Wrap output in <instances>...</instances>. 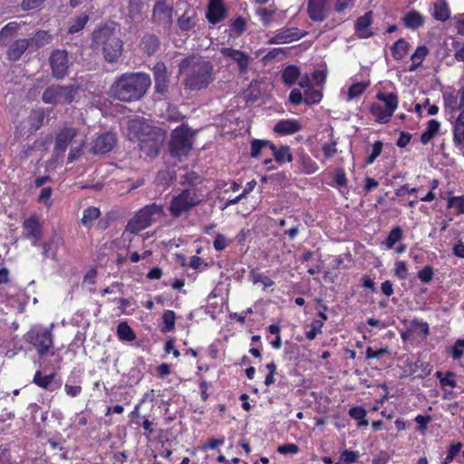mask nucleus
<instances>
[{
    "mask_svg": "<svg viewBox=\"0 0 464 464\" xmlns=\"http://www.w3.org/2000/svg\"><path fill=\"white\" fill-rule=\"evenodd\" d=\"M432 17L440 22H445L450 17V9L446 0H435L431 9Z\"/></svg>",
    "mask_w": 464,
    "mask_h": 464,
    "instance_id": "5701e85b",
    "label": "nucleus"
},
{
    "mask_svg": "<svg viewBox=\"0 0 464 464\" xmlns=\"http://www.w3.org/2000/svg\"><path fill=\"white\" fill-rule=\"evenodd\" d=\"M130 129L137 131L140 150L145 155L154 157L159 153L160 148L166 139V131L139 121H130Z\"/></svg>",
    "mask_w": 464,
    "mask_h": 464,
    "instance_id": "39448f33",
    "label": "nucleus"
},
{
    "mask_svg": "<svg viewBox=\"0 0 464 464\" xmlns=\"http://www.w3.org/2000/svg\"><path fill=\"white\" fill-rule=\"evenodd\" d=\"M163 323L165 324L166 331H171L175 325V313L171 310H168L163 314Z\"/></svg>",
    "mask_w": 464,
    "mask_h": 464,
    "instance_id": "864d4df0",
    "label": "nucleus"
},
{
    "mask_svg": "<svg viewBox=\"0 0 464 464\" xmlns=\"http://www.w3.org/2000/svg\"><path fill=\"white\" fill-rule=\"evenodd\" d=\"M349 415H350V417H352L353 419L357 420H360L361 419L365 418V416H366V411H365V410H364L363 408L359 407V406L352 407V408L349 410Z\"/></svg>",
    "mask_w": 464,
    "mask_h": 464,
    "instance_id": "69168bd1",
    "label": "nucleus"
},
{
    "mask_svg": "<svg viewBox=\"0 0 464 464\" xmlns=\"http://www.w3.org/2000/svg\"><path fill=\"white\" fill-rule=\"evenodd\" d=\"M382 147H383V144L380 140L375 141L372 144V150H371L369 156L366 159V163L367 164L371 165V164H372L374 162V160L377 159V157H379L381 155L382 150Z\"/></svg>",
    "mask_w": 464,
    "mask_h": 464,
    "instance_id": "09e8293b",
    "label": "nucleus"
},
{
    "mask_svg": "<svg viewBox=\"0 0 464 464\" xmlns=\"http://www.w3.org/2000/svg\"><path fill=\"white\" fill-rule=\"evenodd\" d=\"M89 20L88 14L79 15L70 25L68 32L70 34H76L83 29Z\"/></svg>",
    "mask_w": 464,
    "mask_h": 464,
    "instance_id": "a18cd8bd",
    "label": "nucleus"
},
{
    "mask_svg": "<svg viewBox=\"0 0 464 464\" xmlns=\"http://www.w3.org/2000/svg\"><path fill=\"white\" fill-rule=\"evenodd\" d=\"M30 45L28 39H18L8 48L7 57L11 61H18Z\"/></svg>",
    "mask_w": 464,
    "mask_h": 464,
    "instance_id": "b1692460",
    "label": "nucleus"
},
{
    "mask_svg": "<svg viewBox=\"0 0 464 464\" xmlns=\"http://www.w3.org/2000/svg\"><path fill=\"white\" fill-rule=\"evenodd\" d=\"M402 22L405 27L411 30H417L424 24V17L418 11L411 10L404 14Z\"/></svg>",
    "mask_w": 464,
    "mask_h": 464,
    "instance_id": "bb28decb",
    "label": "nucleus"
},
{
    "mask_svg": "<svg viewBox=\"0 0 464 464\" xmlns=\"http://www.w3.org/2000/svg\"><path fill=\"white\" fill-rule=\"evenodd\" d=\"M464 354V339H458L451 348V355L455 360L460 359Z\"/></svg>",
    "mask_w": 464,
    "mask_h": 464,
    "instance_id": "603ef678",
    "label": "nucleus"
},
{
    "mask_svg": "<svg viewBox=\"0 0 464 464\" xmlns=\"http://www.w3.org/2000/svg\"><path fill=\"white\" fill-rule=\"evenodd\" d=\"M323 327V321H313L310 324V330L305 333V337L312 341L317 334H321Z\"/></svg>",
    "mask_w": 464,
    "mask_h": 464,
    "instance_id": "8fccbe9b",
    "label": "nucleus"
},
{
    "mask_svg": "<svg viewBox=\"0 0 464 464\" xmlns=\"http://www.w3.org/2000/svg\"><path fill=\"white\" fill-rule=\"evenodd\" d=\"M440 127V123L437 120L429 121L426 130L423 131V133L420 136L421 143L424 145L429 143L432 140V138L435 136V134L439 131Z\"/></svg>",
    "mask_w": 464,
    "mask_h": 464,
    "instance_id": "2f4dec72",
    "label": "nucleus"
},
{
    "mask_svg": "<svg viewBox=\"0 0 464 464\" xmlns=\"http://www.w3.org/2000/svg\"><path fill=\"white\" fill-rule=\"evenodd\" d=\"M24 237L36 245L43 237V229L39 218L32 215L23 222Z\"/></svg>",
    "mask_w": 464,
    "mask_h": 464,
    "instance_id": "ddd939ff",
    "label": "nucleus"
},
{
    "mask_svg": "<svg viewBox=\"0 0 464 464\" xmlns=\"http://www.w3.org/2000/svg\"><path fill=\"white\" fill-rule=\"evenodd\" d=\"M271 142L265 140H254L251 142V157L257 158L262 150L268 148L270 150Z\"/></svg>",
    "mask_w": 464,
    "mask_h": 464,
    "instance_id": "c03bdc74",
    "label": "nucleus"
},
{
    "mask_svg": "<svg viewBox=\"0 0 464 464\" xmlns=\"http://www.w3.org/2000/svg\"><path fill=\"white\" fill-rule=\"evenodd\" d=\"M433 276V270L432 267L430 266H426L424 268L419 271L418 273V278L422 283H429L432 280Z\"/></svg>",
    "mask_w": 464,
    "mask_h": 464,
    "instance_id": "5fc2aeb1",
    "label": "nucleus"
},
{
    "mask_svg": "<svg viewBox=\"0 0 464 464\" xmlns=\"http://www.w3.org/2000/svg\"><path fill=\"white\" fill-rule=\"evenodd\" d=\"M322 97L323 95L320 91L313 90L312 88L309 90H304V102L306 104L318 103L321 101Z\"/></svg>",
    "mask_w": 464,
    "mask_h": 464,
    "instance_id": "de8ad7c7",
    "label": "nucleus"
},
{
    "mask_svg": "<svg viewBox=\"0 0 464 464\" xmlns=\"http://www.w3.org/2000/svg\"><path fill=\"white\" fill-rule=\"evenodd\" d=\"M201 198L194 188H188L174 196L169 203V211L173 218H179L198 205Z\"/></svg>",
    "mask_w": 464,
    "mask_h": 464,
    "instance_id": "1a4fd4ad",
    "label": "nucleus"
},
{
    "mask_svg": "<svg viewBox=\"0 0 464 464\" xmlns=\"http://www.w3.org/2000/svg\"><path fill=\"white\" fill-rule=\"evenodd\" d=\"M179 73L184 75L185 89L190 91L205 89L214 81L213 64L198 56L183 59L179 63Z\"/></svg>",
    "mask_w": 464,
    "mask_h": 464,
    "instance_id": "f257e3e1",
    "label": "nucleus"
},
{
    "mask_svg": "<svg viewBox=\"0 0 464 464\" xmlns=\"http://www.w3.org/2000/svg\"><path fill=\"white\" fill-rule=\"evenodd\" d=\"M341 457L345 464H352L357 461L359 453L357 451L345 450L342 452Z\"/></svg>",
    "mask_w": 464,
    "mask_h": 464,
    "instance_id": "4d7b16f0",
    "label": "nucleus"
},
{
    "mask_svg": "<svg viewBox=\"0 0 464 464\" xmlns=\"http://www.w3.org/2000/svg\"><path fill=\"white\" fill-rule=\"evenodd\" d=\"M52 41V36L46 31H38L30 40V44L40 48L48 44Z\"/></svg>",
    "mask_w": 464,
    "mask_h": 464,
    "instance_id": "58836bf2",
    "label": "nucleus"
},
{
    "mask_svg": "<svg viewBox=\"0 0 464 464\" xmlns=\"http://www.w3.org/2000/svg\"><path fill=\"white\" fill-rule=\"evenodd\" d=\"M54 379V374H48V375H43L40 371H37L34 376V383H35L37 386L49 390L53 391L54 387L53 385Z\"/></svg>",
    "mask_w": 464,
    "mask_h": 464,
    "instance_id": "7c9ffc66",
    "label": "nucleus"
},
{
    "mask_svg": "<svg viewBox=\"0 0 464 464\" xmlns=\"http://www.w3.org/2000/svg\"><path fill=\"white\" fill-rule=\"evenodd\" d=\"M159 40L154 35L144 36L141 42L143 50L149 54H153L159 48Z\"/></svg>",
    "mask_w": 464,
    "mask_h": 464,
    "instance_id": "ea45409f",
    "label": "nucleus"
},
{
    "mask_svg": "<svg viewBox=\"0 0 464 464\" xmlns=\"http://www.w3.org/2000/svg\"><path fill=\"white\" fill-rule=\"evenodd\" d=\"M78 92L76 85H51L44 90L42 100L47 104H69L73 102Z\"/></svg>",
    "mask_w": 464,
    "mask_h": 464,
    "instance_id": "9d476101",
    "label": "nucleus"
},
{
    "mask_svg": "<svg viewBox=\"0 0 464 464\" xmlns=\"http://www.w3.org/2000/svg\"><path fill=\"white\" fill-rule=\"evenodd\" d=\"M444 103L446 110L450 112L464 111V88L445 93Z\"/></svg>",
    "mask_w": 464,
    "mask_h": 464,
    "instance_id": "f3484780",
    "label": "nucleus"
},
{
    "mask_svg": "<svg viewBox=\"0 0 464 464\" xmlns=\"http://www.w3.org/2000/svg\"><path fill=\"white\" fill-rule=\"evenodd\" d=\"M92 46L101 50L108 63H114L121 54L123 43L114 28L103 26L93 32Z\"/></svg>",
    "mask_w": 464,
    "mask_h": 464,
    "instance_id": "20e7f679",
    "label": "nucleus"
},
{
    "mask_svg": "<svg viewBox=\"0 0 464 464\" xmlns=\"http://www.w3.org/2000/svg\"><path fill=\"white\" fill-rule=\"evenodd\" d=\"M18 28L16 23H9L5 25L0 31V44H6V40L10 37Z\"/></svg>",
    "mask_w": 464,
    "mask_h": 464,
    "instance_id": "49530a36",
    "label": "nucleus"
},
{
    "mask_svg": "<svg viewBox=\"0 0 464 464\" xmlns=\"http://www.w3.org/2000/svg\"><path fill=\"white\" fill-rule=\"evenodd\" d=\"M64 392L67 396L71 398H75L82 393V388L81 384H72L70 383L69 381H67L66 383L64 384Z\"/></svg>",
    "mask_w": 464,
    "mask_h": 464,
    "instance_id": "3c124183",
    "label": "nucleus"
},
{
    "mask_svg": "<svg viewBox=\"0 0 464 464\" xmlns=\"http://www.w3.org/2000/svg\"><path fill=\"white\" fill-rule=\"evenodd\" d=\"M448 208H453L456 215L464 214V196L450 198L448 200Z\"/></svg>",
    "mask_w": 464,
    "mask_h": 464,
    "instance_id": "79ce46f5",
    "label": "nucleus"
},
{
    "mask_svg": "<svg viewBox=\"0 0 464 464\" xmlns=\"http://www.w3.org/2000/svg\"><path fill=\"white\" fill-rule=\"evenodd\" d=\"M46 0H23L22 8L24 10H33L40 7Z\"/></svg>",
    "mask_w": 464,
    "mask_h": 464,
    "instance_id": "0e129e2a",
    "label": "nucleus"
},
{
    "mask_svg": "<svg viewBox=\"0 0 464 464\" xmlns=\"http://www.w3.org/2000/svg\"><path fill=\"white\" fill-rule=\"evenodd\" d=\"M402 237V230L400 227H393L388 235L385 244L387 248L391 249L394 245L401 241Z\"/></svg>",
    "mask_w": 464,
    "mask_h": 464,
    "instance_id": "37998d69",
    "label": "nucleus"
},
{
    "mask_svg": "<svg viewBox=\"0 0 464 464\" xmlns=\"http://www.w3.org/2000/svg\"><path fill=\"white\" fill-rule=\"evenodd\" d=\"M117 334L120 340L132 342L136 335L130 326L126 322H121L117 326Z\"/></svg>",
    "mask_w": 464,
    "mask_h": 464,
    "instance_id": "f704fd0d",
    "label": "nucleus"
},
{
    "mask_svg": "<svg viewBox=\"0 0 464 464\" xmlns=\"http://www.w3.org/2000/svg\"><path fill=\"white\" fill-rule=\"evenodd\" d=\"M116 135L104 132L98 135L92 141V151L94 154H105L111 151L116 144Z\"/></svg>",
    "mask_w": 464,
    "mask_h": 464,
    "instance_id": "4468645a",
    "label": "nucleus"
},
{
    "mask_svg": "<svg viewBox=\"0 0 464 464\" xmlns=\"http://www.w3.org/2000/svg\"><path fill=\"white\" fill-rule=\"evenodd\" d=\"M85 144L86 137L84 135H82L76 128L64 125L56 134L54 153L59 156L70 149L67 162L72 163L82 154Z\"/></svg>",
    "mask_w": 464,
    "mask_h": 464,
    "instance_id": "7ed1b4c3",
    "label": "nucleus"
},
{
    "mask_svg": "<svg viewBox=\"0 0 464 464\" xmlns=\"http://www.w3.org/2000/svg\"><path fill=\"white\" fill-rule=\"evenodd\" d=\"M151 84L150 77L143 72H126L118 77L111 87L113 98L121 102L140 100Z\"/></svg>",
    "mask_w": 464,
    "mask_h": 464,
    "instance_id": "f03ea898",
    "label": "nucleus"
},
{
    "mask_svg": "<svg viewBox=\"0 0 464 464\" xmlns=\"http://www.w3.org/2000/svg\"><path fill=\"white\" fill-rule=\"evenodd\" d=\"M163 215V208L155 203L150 204L140 209L128 222L123 236L127 233L138 234L149 227L158 218Z\"/></svg>",
    "mask_w": 464,
    "mask_h": 464,
    "instance_id": "423d86ee",
    "label": "nucleus"
},
{
    "mask_svg": "<svg viewBox=\"0 0 464 464\" xmlns=\"http://www.w3.org/2000/svg\"><path fill=\"white\" fill-rule=\"evenodd\" d=\"M142 8L143 3L141 0H129L126 13L127 21L132 24L140 23L145 17Z\"/></svg>",
    "mask_w": 464,
    "mask_h": 464,
    "instance_id": "6ab92c4d",
    "label": "nucleus"
},
{
    "mask_svg": "<svg viewBox=\"0 0 464 464\" xmlns=\"http://www.w3.org/2000/svg\"><path fill=\"white\" fill-rule=\"evenodd\" d=\"M353 3L352 0H336L335 10L338 13H343L344 11L353 8Z\"/></svg>",
    "mask_w": 464,
    "mask_h": 464,
    "instance_id": "338daca9",
    "label": "nucleus"
},
{
    "mask_svg": "<svg viewBox=\"0 0 464 464\" xmlns=\"http://www.w3.org/2000/svg\"><path fill=\"white\" fill-rule=\"evenodd\" d=\"M214 248L217 251L224 250L227 246V239L223 234H218L214 240Z\"/></svg>",
    "mask_w": 464,
    "mask_h": 464,
    "instance_id": "680f3d73",
    "label": "nucleus"
},
{
    "mask_svg": "<svg viewBox=\"0 0 464 464\" xmlns=\"http://www.w3.org/2000/svg\"><path fill=\"white\" fill-rule=\"evenodd\" d=\"M453 140L457 146L464 147V111L459 112L453 126Z\"/></svg>",
    "mask_w": 464,
    "mask_h": 464,
    "instance_id": "c85d7f7f",
    "label": "nucleus"
},
{
    "mask_svg": "<svg viewBox=\"0 0 464 464\" xmlns=\"http://www.w3.org/2000/svg\"><path fill=\"white\" fill-rule=\"evenodd\" d=\"M270 150L276 161L279 164H285L293 160L291 150L288 146L285 145L277 148L275 144L271 143Z\"/></svg>",
    "mask_w": 464,
    "mask_h": 464,
    "instance_id": "cd10ccee",
    "label": "nucleus"
},
{
    "mask_svg": "<svg viewBox=\"0 0 464 464\" xmlns=\"http://www.w3.org/2000/svg\"><path fill=\"white\" fill-rule=\"evenodd\" d=\"M155 76V88L158 92L163 93L168 88L167 68L163 63H157L153 67Z\"/></svg>",
    "mask_w": 464,
    "mask_h": 464,
    "instance_id": "412c9836",
    "label": "nucleus"
},
{
    "mask_svg": "<svg viewBox=\"0 0 464 464\" xmlns=\"http://www.w3.org/2000/svg\"><path fill=\"white\" fill-rule=\"evenodd\" d=\"M193 145V133L187 125L177 127L171 133L169 150L175 157L186 156Z\"/></svg>",
    "mask_w": 464,
    "mask_h": 464,
    "instance_id": "9b49d317",
    "label": "nucleus"
},
{
    "mask_svg": "<svg viewBox=\"0 0 464 464\" xmlns=\"http://www.w3.org/2000/svg\"><path fill=\"white\" fill-rule=\"evenodd\" d=\"M101 215L100 209L95 207H90L83 211L82 218V224L86 227H90L93 221L96 220Z\"/></svg>",
    "mask_w": 464,
    "mask_h": 464,
    "instance_id": "4c0bfd02",
    "label": "nucleus"
},
{
    "mask_svg": "<svg viewBox=\"0 0 464 464\" xmlns=\"http://www.w3.org/2000/svg\"><path fill=\"white\" fill-rule=\"evenodd\" d=\"M410 45L404 39H399L392 47V53L395 60L403 59L409 51Z\"/></svg>",
    "mask_w": 464,
    "mask_h": 464,
    "instance_id": "72a5a7b5",
    "label": "nucleus"
},
{
    "mask_svg": "<svg viewBox=\"0 0 464 464\" xmlns=\"http://www.w3.org/2000/svg\"><path fill=\"white\" fill-rule=\"evenodd\" d=\"M153 16L160 23L169 24L172 20V8L164 2H157L154 5Z\"/></svg>",
    "mask_w": 464,
    "mask_h": 464,
    "instance_id": "a878e982",
    "label": "nucleus"
},
{
    "mask_svg": "<svg viewBox=\"0 0 464 464\" xmlns=\"http://www.w3.org/2000/svg\"><path fill=\"white\" fill-rule=\"evenodd\" d=\"M303 170L307 174L314 173L318 169L317 164L310 158H303Z\"/></svg>",
    "mask_w": 464,
    "mask_h": 464,
    "instance_id": "13d9d810",
    "label": "nucleus"
},
{
    "mask_svg": "<svg viewBox=\"0 0 464 464\" xmlns=\"http://www.w3.org/2000/svg\"><path fill=\"white\" fill-rule=\"evenodd\" d=\"M334 179L338 187H345L347 185V178L343 169H336L334 170Z\"/></svg>",
    "mask_w": 464,
    "mask_h": 464,
    "instance_id": "6e6d98bb",
    "label": "nucleus"
},
{
    "mask_svg": "<svg viewBox=\"0 0 464 464\" xmlns=\"http://www.w3.org/2000/svg\"><path fill=\"white\" fill-rule=\"evenodd\" d=\"M395 275L400 279H405L408 276V268L404 261H399L395 264Z\"/></svg>",
    "mask_w": 464,
    "mask_h": 464,
    "instance_id": "bf43d9fd",
    "label": "nucleus"
},
{
    "mask_svg": "<svg viewBox=\"0 0 464 464\" xmlns=\"http://www.w3.org/2000/svg\"><path fill=\"white\" fill-rule=\"evenodd\" d=\"M389 353L388 348H381L379 350H373L372 347H368L365 351V355L367 359H374L379 358L383 354Z\"/></svg>",
    "mask_w": 464,
    "mask_h": 464,
    "instance_id": "052dcab7",
    "label": "nucleus"
},
{
    "mask_svg": "<svg viewBox=\"0 0 464 464\" xmlns=\"http://www.w3.org/2000/svg\"><path fill=\"white\" fill-rule=\"evenodd\" d=\"M372 22V12L364 14L356 20L355 30L360 38H369L372 35V31L371 29Z\"/></svg>",
    "mask_w": 464,
    "mask_h": 464,
    "instance_id": "4be33fe9",
    "label": "nucleus"
},
{
    "mask_svg": "<svg viewBox=\"0 0 464 464\" xmlns=\"http://www.w3.org/2000/svg\"><path fill=\"white\" fill-rule=\"evenodd\" d=\"M327 0H309L308 14L309 17L315 22H322L326 18Z\"/></svg>",
    "mask_w": 464,
    "mask_h": 464,
    "instance_id": "aec40b11",
    "label": "nucleus"
},
{
    "mask_svg": "<svg viewBox=\"0 0 464 464\" xmlns=\"http://www.w3.org/2000/svg\"><path fill=\"white\" fill-rule=\"evenodd\" d=\"M454 20L458 34L464 35V14L455 15Z\"/></svg>",
    "mask_w": 464,
    "mask_h": 464,
    "instance_id": "774afa93",
    "label": "nucleus"
},
{
    "mask_svg": "<svg viewBox=\"0 0 464 464\" xmlns=\"http://www.w3.org/2000/svg\"><path fill=\"white\" fill-rule=\"evenodd\" d=\"M300 73L301 71L296 65H288L282 71L281 78L283 82L290 87L297 82Z\"/></svg>",
    "mask_w": 464,
    "mask_h": 464,
    "instance_id": "c756f323",
    "label": "nucleus"
},
{
    "mask_svg": "<svg viewBox=\"0 0 464 464\" xmlns=\"http://www.w3.org/2000/svg\"><path fill=\"white\" fill-rule=\"evenodd\" d=\"M376 98L382 102H375L370 108L371 114L379 123L390 121L398 107V97L394 93L378 92Z\"/></svg>",
    "mask_w": 464,
    "mask_h": 464,
    "instance_id": "0eeeda50",
    "label": "nucleus"
},
{
    "mask_svg": "<svg viewBox=\"0 0 464 464\" xmlns=\"http://www.w3.org/2000/svg\"><path fill=\"white\" fill-rule=\"evenodd\" d=\"M57 254V242L55 239H51L43 244L42 255L45 258L55 259Z\"/></svg>",
    "mask_w": 464,
    "mask_h": 464,
    "instance_id": "a19ab883",
    "label": "nucleus"
},
{
    "mask_svg": "<svg viewBox=\"0 0 464 464\" xmlns=\"http://www.w3.org/2000/svg\"><path fill=\"white\" fill-rule=\"evenodd\" d=\"M24 340L32 344L41 356L53 355V338L50 329L33 327L24 335Z\"/></svg>",
    "mask_w": 464,
    "mask_h": 464,
    "instance_id": "6e6552de",
    "label": "nucleus"
},
{
    "mask_svg": "<svg viewBox=\"0 0 464 464\" xmlns=\"http://www.w3.org/2000/svg\"><path fill=\"white\" fill-rule=\"evenodd\" d=\"M220 53L225 58L230 59L236 63L240 72H245L248 69L251 57L246 53L229 47H222Z\"/></svg>",
    "mask_w": 464,
    "mask_h": 464,
    "instance_id": "2eb2a0df",
    "label": "nucleus"
},
{
    "mask_svg": "<svg viewBox=\"0 0 464 464\" xmlns=\"http://www.w3.org/2000/svg\"><path fill=\"white\" fill-rule=\"evenodd\" d=\"M49 63L52 75L57 80H62L68 75L69 68L72 64L69 61L67 52L60 49L52 52L49 57Z\"/></svg>",
    "mask_w": 464,
    "mask_h": 464,
    "instance_id": "f8f14e48",
    "label": "nucleus"
},
{
    "mask_svg": "<svg viewBox=\"0 0 464 464\" xmlns=\"http://www.w3.org/2000/svg\"><path fill=\"white\" fill-rule=\"evenodd\" d=\"M370 82H357L353 83L347 92L346 101H352L359 97L369 87Z\"/></svg>",
    "mask_w": 464,
    "mask_h": 464,
    "instance_id": "e433bc0d",
    "label": "nucleus"
},
{
    "mask_svg": "<svg viewBox=\"0 0 464 464\" xmlns=\"http://www.w3.org/2000/svg\"><path fill=\"white\" fill-rule=\"evenodd\" d=\"M301 130V124L297 120H283L278 121L275 127V132L281 135L293 134Z\"/></svg>",
    "mask_w": 464,
    "mask_h": 464,
    "instance_id": "393cba45",
    "label": "nucleus"
},
{
    "mask_svg": "<svg viewBox=\"0 0 464 464\" xmlns=\"http://www.w3.org/2000/svg\"><path fill=\"white\" fill-rule=\"evenodd\" d=\"M304 34L296 27L284 28L276 33V34L268 40L271 44H284L299 40Z\"/></svg>",
    "mask_w": 464,
    "mask_h": 464,
    "instance_id": "dca6fc26",
    "label": "nucleus"
},
{
    "mask_svg": "<svg viewBox=\"0 0 464 464\" xmlns=\"http://www.w3.org/2000/svg\"><path fill=\"white\" fill-rule=\"evenodd\" d=\"M277 451L281 454H287V453L296 454L299 451V449H298L297 445H295L294 443H287V444L280 445L277 448Z\"/></svg>",
    "mask_w": 464,
    "mask_h": 464,
    "instance_id": "e2e57ef3",
    "label": "nucleus"
},
{
    "mask_svg": "<svg viewBox=\"0 0 464 464\" xmlns=\"http://www.w3.org/2000/svg\"><path fill=\"white\" fill-rule=\"evenodd\" d=\"M249 279L254 285L261 284L264 289H266L275 284L271 278L255 269L250 271Z\"/></svg>",
    "mask_w": 464,
    "mask_h": 464,
    "instance_id": "c9c22d12",
    "label": "nucleus"
},
{
    "mask_svg": "<svg viewBox=\"0 0 464 464\" xmlns=\"http://www.w3.org/2000/svg\"><path fill=\"white\" fill-rule=\"evenodd\" d=\"M428 53L429 51L426 46H419L411 56L412 63L410 65L409 71L414 72L422 63Z\"/></svg>",
    "mask_w": 464,
    "mask_h": 464,
    "instance_id": "473e14b6",
    "label": "nucleus"
},
{
    "mask_svg": "<svg viewBox=\"0 0 464 464\" xmlns=\"http://www.w3.org/2000/svg\"><path fill=\"white\" fill-rule=\"evenodd\" d=\"M226 17V8L223 0H210L208 5L207 19L216 24Z\"/></svg>",
    "mask_w": 464,
    "mask_h": 464,
    "instance_id": "a211bd4d",
    "label": "nucleus"
}]
</instances>
